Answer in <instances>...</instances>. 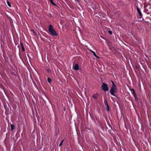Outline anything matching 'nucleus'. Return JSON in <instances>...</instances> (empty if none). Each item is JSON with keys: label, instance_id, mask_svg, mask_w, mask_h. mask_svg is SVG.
<instances>
[{"label": "nucleus", "instance_id": "1", "mask_svg": "<svg viewBox=\"0 0 151 151\" xmlns=\"http://www.w3.org/2000/svg\"><path fill=\"white\" fill-rule=\"evenodd\" d=\"M53 27L51 25H50L49 26L48 30L50 33V34L52 36H57L58 34Z\"/></svg>", "mask_w": 151, "mask_h": 151}, {"label": "nucleus", "instance_id": "2", "mask_svg": "<svg viewBox=\"0 0 151 151\" xmlns=\"http://www.w3.org/2000/svg\"><path fill=\"white\" fill-rule=\"evenodd\" d=\"M117 87H111L110 90L111 94L114 96H116L114 93L116 91Z\"/></svg>", "mask_w": 151, "mask_h": 151}, {"label": "nucleus", "instance_id": "3", "mask_svg": "<svg viewBox=\"0 0 151 151\" xmlns=\"http://www.w3.org/2000/svg\"><path fill=\"white\" fill-rule=\"evenodd\" d=\"M102 85H101V88L104 91H108L109 90L107 84L102 83Z\"/></svg>", "mask_w": 151, "mask_h": 151}, {"label": "nucleus", "instance_id": "4", "mask_svg": "<svg viewBox=\"0 0 151 151\" xmlns=\"http://www.w3.org/2000/svg\"><path fill=\"white\" fill-rule=\"evenodd\" d=\"M137 10L138 12V13L139 14V15L140 16V18L142 17V13L141 12V11H140V9L138 7H137Z\"/></svg>", "mask_w": 151, "mask_h": 151}, {"label": "nucleus", "instance_id": "5", "mask_svg": "<svg viewBox=\"0 0 151 151\" xmlns=\"http://www.w3.org/2000/svg\"><path fill=\"white\" fill-rule=\"evenodd\" d=\"M73 69L75 70H77L79 69V65L78 64H75Z\"/></svg>", "mask_w": 151, "mask_h": 151}, {"label": "nucleus", "instance_id": "6", "mask_svg": "<svg viewBox=\"0 0 151 151\" xmlns=\"http://www.w3.org/2000/svg\"><path fill=\"white\" fill-rule=\"evenodd\" d=\"M20 45L21 46L22 51H24L25 49L24 47V46L23 45V43L21 41H20Z\"/></svg>", "mask_w": 151, "mask_h": 151}, {"label": "nucleus", "instance_id": "7", "mask_svg": "<svg viewBox=\"0 0 151 151\" xmlns=\"http://www.w3.org/2000/svg\"><path fill=\"white\" fill-rule=\"evenodd\" d=\"M130 90L131 91V93L133 96H135L136 95L134 89L133 88L130 89Z\"/></svg>", "mask_w": 151, "mask_h": 151}, {"label": "nucleus", "instance_id": "8", "mask_svg": "<svg viewBox=\"0 0 151 151\" xmlns=\"http://www.w3.org/2000/svg\"><path fill=\"white\" fill-rule=\"evenodd\" d=\"M10 127H11V129L12 130H13L15 129V126L14 125L11 124Z\"/></svg>", "mask_w": 151, "mask_h": 151}, {"label": "nucleus", "instance_id": "9", "mask_svg": "<svg viewBox=\"0 0 151 151\" xmlns=\"http://www.w3.org/2000/svg\"><path fill=\"white\" fill-rule=\"evenodd\" d=\"M98 96V94H95L93 95L92 96L93 98L95 99H96Z\"/></svg>", "mask_w": 151, "mask_h": 151}, {"label": "nucleus", "instance_id": "10", "mask_svg": "<svg viewBox=\"0 0 151 151\" xmlns=\"http://www.w3.org/2000/svg\"><path fill=\"white\" fill-rule=\"evenodd\" d=\"M50 3L53 5L56 6V4H55L53 1V0H49Z\"/></svg>", "mask_w": 151, "mask_h": 151}, {"label": "nucleus", "instance_id": "11", "mask_svg": "<svg viewBox=\"0 0 151 151\" xmlns=\"http://www.w3.org/2000/svg\"><path fill=\"white\" fill-rule=\"evenodd\" d=\"M111 82L112 83V86L111 87H117V86H116L115 84L113 81H111Z\"/></svg>", "mask_w": 151, "mask_h": 151}, {"label": "nucleus", "instance_id": "12", "mask_svg": "<svg viewBox=\"0 0 151 151\" xmlns=\"http://www.w3.org/2000/svg\"><path fill=\"white\" fill-rule=\"evenodd\" d=\"M111 82L112 83V86L111 87H117V86H116L115 84L113 81H111Z\"/></svg>", "mask_w": 151, "mask_h": 151}, {"label": "nucleus", "instance_id": "13", "mask_svg": "<svg viewBox=\"0 0 151 151\" xmlns=\"http://www.w3.org/2000/svg\"><path fill=\"white\" fill-rule=\"evenodd\" d=\"M111 82L112 83V86L111 87H117V86H116L115 84L113 81H111Z\"/></svg>", "mask_w": 151, "mask_h": 151}, {"label": "nucleus", "instance_id": "14", "mask_svg": "<svg viewBox=\"0 0 151 151\" xmlns=\"http://www.w3.org/2000/svg\"><path fill=\"white\" fill-rule=\"evenodd\" d=\"M144 11L145 13H147V14H150V12H149L148 10L147 9H145Z\"/></svg>", "mask_w": 151, "mask_h": 151}, {"label": "nucleus", "instance_id": "15", "mask_svg": "<svg viewBox=\"0 0 151 151\" xmlns=\"http://www.w3.org/2000/svg\"><path fill=\"white\" fill-rule=\"evenodd\" d=\"M92 53H93V55L94 56H95V57H96L97 58H99V57L97 56V55H96V53L94 51H93Z\"/></svg>", "mask_w": 151, "mask_h": 151}, {"label": "nucleus", "instance_id": "16", "mask_svg": "<svg viewBox=\"0 0 151 151\" xmlns=\"http://www.w3.org/2000/svg\"><path fill=\"white\" fill-rule=\"evenodd\" d=\"M47 81L50 83L52 81L51 79L49 78H47Z\"/></svg>", "mask_w": 151, "mask_h": 151}, {"label": "nucleus", "instance_id": "17", "mask_svg": "<svg viewBox=\"0 0 151 151\" xmlns=\"http://www.w3.org/2000/svg\"><path fill=\"white\" fill-rule=\"evenodd\" d=\"M133 96L134 97L135 100L136 101L138 102V99H137V97L136 96V95H135V96Z\"/></svg>", "mask_w": 151, "mask_h": 151}, {"label": "nucleus", "instance_id": "18", "mask_svg": "<svg viewBox=\"0 0 151 151\" xmlns=\"http://www.w3.org/2000/svg\"><path fill=\"white\" fill-rule=\"evenodd\" d=\"M7 3L8 6L9 7H11L12 6L10 3L8 1H7Z\"/></svg>", "mask_w": 151, "mask_h": 151}, {"label": "nucleus", "instance_id": "19", "mask_svg": "<svg viewBox=\"0 0 151 151\" xmlns=\"http://www.w3.org/2000/svg\"><path fill=\"white\" fill-rule=\"evenodd\" d=\"M106 107L107 109V111H109V105H106Z\"/></svg>", "mask_w": 151, "mask_h": 151}, {"label": "nucleus", "instance_id": "20", "mask_svg": "<svg viewBox=\"0 0 151 151\" xmlns=\"http://www.w3.org/2000/svg\"><path fill=\"white\" fill-rule=\"evenodd\" d=\"M104 102L106 106L107 105H108L106 100L104 101Z\"/></svg>", "mask_w": 151, "mask_h": 151}, {"label": "nucleus", "instance_id": "21", "mask_svg": "<svg viewBox=\"0 0 151 151\" xmlns=\"http://www.w3.org/2000/svg\"><path fill=\"white\" fill-rule=\"evenodd\" d=\"M63 141H64V140H62L61 142L59 144V146H61L62 145V143H63Z\"/></svg>", "mask_w": 151, "mask_h": 151}, {"label": "nucleus", "instance_id": "22", "mask_svg": "<svg viewBox=\"0 0 151 151\" xmlns=\"http://www.w3.org/2000/svg\"><path fill=\"white\" fill-rule=\"evenodd\" d=\"M108 32L110 34H112V32L111 31L108 30Z\"/></svg>", "mask_w": 151, "mask_h": 151}, {"label": "nucleus", "instance_id": "23", "mask_svg": "<svg viewBox=\"0 0 151 151\" xmlns=\"http://www.w3.org/2000/svg\"><path fill=\"white\" fill-rule=\"evenodd\" d=\"M90 51L92 53H93V51L92 50H91V49H90Z\"/></svg>", "mask_w": 151, "mask_h": 151}, {"label": "nucleus", "instance_id": "24", "mask_svg": "<svg viewBox=\"0 0 151 151\" xmlns=\"http://www.w3.org/2000/svg\"><path fill=\"white\" fill-rule=\"evenodd\" d=\"M76 1H78V2H79V0H76Z\"/></svg>", "mask_w": 151, "mask_h": 151}]
</instances>
